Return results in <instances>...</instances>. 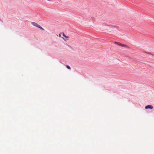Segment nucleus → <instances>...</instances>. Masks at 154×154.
Wrapping results in <instances>:
<instances>
[{
    "label": "nucleus",
    "mask_w": 154,
    "mask_h": 154,
    "mask_svg": "<svg viewBox=\"0 0 154 154\" xmlns=\"http://www.w3.org/2000/svg\"><path fill=\"white\" fill-rule=\"evenodd\" d=\"M115 43L117 44V45H118L119 46H120L122 47H126L127 46L126 45H125L122 44H121L120 43L115 42Z\"/></svg>",
    "instance_id": "obj_1"
},
{
    "label": "nucleus",
    "mask_w": 154,
    "mask_h": 154,
    "mask_svg": "<svg viewBox=\"0 0 154 154\" xmlns=\"http://www.w3.org/2000/svg\"><path fill=\"white\" fill-rule=\"evenodd\" d=\"M32 24L38 28V27H39V26H40V25H39V24H38V23H35V22H32Z\"/></svg>",
    "instance_id": "obj_2"
},
{
    "label": "nucleus",
    "mask_w": 154,
    "mask_h": 154,
    "mask_svg": "<svg viewBox=\"0 0 154 154\" xmlns=\"http://www.w3.org/2000/svg\"><path fill=\"white\" fill-rule=\"evenodd\" d=\"M145 108L146 109H152L153 108V106L151 105H148L146 106Z\"/></svg>",
    "instance_id": "obj_3"
},
{
    "label": "nucleus",
    "mask_w": 154,
    "mask_h": 154,
    "mask_svg": "<svg viewBox=\"0 0 154 154\" xmlns=\"http://www.w3.org/2000/svg\"><path fill=\"white\" fill-rule=\"evenodd\" d=\"M39 27H38L39 28H40V29H41L42 30H44V29L42 28V27L40 25V26H39Z\"/></svg>",
    "instance_id": "obj_4"
},
{
    "label": "nucleus",
    "mask_w": 154,
    "mask_h": 154,
    "mask_svg": "<svg viewBox=\"0 0 154 154\" xmlns=\"http://www.w3.org/2000/svg\"><path fill=\"white\" fill-rule=\"evenodd\" d=\"M66 66V67H67L68 69H70V67L69 66L67 65V66Z\"/></svg>",
    "instance_id": "obj_5"
},
{
    "label": "nucleus",
    "mask_w": 154,
    "mask_h": 154,
    "mask_svg": "<svg viewBox=\"0 0 154 154\" xmlns=\"http://www.w3.org/2000/svg\"><path fill=\"white\" fill-rule=\"evenodd\" d=\"M63 36L65 37V38H66V36L65 35V34L64 33H63Z\"/></svg>",
    "instance_id": "obj_6"
},
{
    "label": "nucleus",
    "mask_w": 154,
    "mask_h": 154,
    "mask_svg": "<svg viewBox=\"0 0 154 154\" xmlns=\"http://www.w3.org/2000/svg\"><path fill=\"white\" fill-rule=\"evenodd\" d=\"M59 36L60 37H61V34H59Z\"/></svg>",
    "instance_id": "obj_7"
},
{
    "label": "nucleus",
    "mask_w": 154,
    "mask_h": 154,
    "mask_svg": "<svg viewBox=\"0 0 154 154\" xmlns=\"http://www.w3.org/2000/svg\"><path fill=\"white\" fill-rule=\"evenodd\" d=\"M69 38V36H66V38Z\"/></svg>",
    "instance_id": "obj_8"
}]
</instances>
